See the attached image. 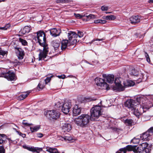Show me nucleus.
Returning a JSON list of instances; mask_svg holds the SVG:
<instances>
[{"label": "nucleus", "mask_w": 153, "mask_h": 153, "mask_svg": "<svg viewBox=\"0 0 153 153\" xmlns=\"http://www.w3.org/2000/svg\"><path fill=\"white\" fill-rule=\"evenodd\" d=\"M45 34L44 31H39L37 32V38L39 45L43 47V50H41L39 54V60H40L46 58L48 51V47L46 44Z\"/></svg>", "instance_id": "1"}, {"label": "nucleus", "mask_w": 153, "mask_h": 153, "mask_svg": "<svg viewBox=\"0 0 153 153\" xmlns=\"http://www.w3.org/2000/svg\"><path fill=\"white\" fill-rule=\"evenodd\" d=\"M144 100L143 98L141 97L137 98V101L130 99L128 100L126 102L125 105L126 107H127L131 111H134V114L138 117L139 116L137 115V112H135L137 111V110L138 109V105H140V102H141V101H142Z\"/></svg>", "instance_id": "2"}, {"label": "nucleus", "mask_w": 153, "mask_h": 153, "mask_svg": "<svg viewBox=\"0 0 153 153\" xmlns=\"http://www.w3.org/2000/svg\"><path fill=\"white\" fill-rule=\"evenodd\" d=\"M91 117L88 114H82L74 120V123L81 127L87 126L89 123Z\"/></svg>", "instance_id": "3"}, {"label": "nucleus", "mask_w": 153, "mask_h": 153, "mask_svg": "<svg viewBox=\"0 0 153 153\" xmlns=\"http://www.w3.org/2000/svg\"><path fill=\"white\" fill-rule=\"evenodd\" d=\"M141 101V102H140V105H138V109L137 110V111L135 112H137V115L139 116L145 111L146 110L149 109L153 106L152 103L150 102L146 103V104H143V101Z\"/></svg>", "instance_id": "4"}, {"label": "nucleus", "mask_w": 153, "mask_h": 153, "mask_svg": "<svg viewBox=\"0 0 153 153\" xmlns=\"http://www.w3.org/2000/svg\"><path fill=\"white\" fill-rule=\"evenodd\" d=\"M101 107L96 105L92 107L91 110V118L95 120L98 118L101 114Z\"/></svg>", "instance_id": "5"}, {"label": "nucleus", "mask_w": 153, "mask_h": 153, "mask_svg": "<svg viewBox=\"0 0 153 153\" xmlns=\"http://www.w3.org/2000/svg\"><path fill=\"white\" fill-rule=\"evenodd\" d=\"M45 115L51 120H56L60 116V113L55 110H47L44 113Z\"/></svg>", "instance_id": "6"}, {"label": "nucleus", "mask_w": 153, "mask_h": 153, "mask_svg": "<svg viewBox=\"0 0 153 153\" xmlns=\"http://www.w3.org/2000/svg\"><path fill=\"white\" fill-rule=\"evenodd\" d=\"M69 43L71 45H74L77 42V39H75L77 37V34L74 32L69 31L68 34Z\"/></svg>", "instance_id": "7"}, {"label": "nucleus", "mask_w": 153, "mask_h": 153, "mask_svg": "<svg viewBox=\"0 0 153 153\" xmlns=\"http://www.w3.org/2000/svg\"><path fill=\"white\" fill-rule=\"evenodd\" d=\"M95 80L97 85L100 86L104 89H109L108 85L105 82L103 79L97 77L95 79Z\"/></svg>", "instance_id": "8"}, {"label": "nucleus", "mask_w": 153, "mask_h": 153, "mask_svg": "<svg viewBox=\"0 0 153 153\" xmlns=\"http://www.w3.org/2000/svg\"><path fill=\"white\" fill-rule=\"evenodd\" d=\"M0 77H4L10 81L13 80L15 78L14 74L11 71H9L7 73H5L0 71Z\"/></svg>", "instance_id": "9"}, {"label": "nucleus", "mask_w": 153, "mask_h": 153, "mask_svg": "<svg viewBox=\"0 0 153 153\" xmlns=\"http://www.w3.org/2000/svg\"><path fill=\"white\" fill-rule=\"evenodd\" d=\"M71 106V103L70 101H65L63 102L61 109L62 111L65 114H68L69 112Z\"/></svg>", "instance_id": "10"}, {"label": "nucleus", "mask_w": 153, "mask_h": 153, "mask_svg": "<svg viewBox=\"0 0 153 153\" xmlns=\"http://www.w3.org/2000/svg\"><path fill=\"white\" fill-rule=\"evenodd\" d=\"M150 133H153V127H151L147 131L142 134L140 135V138L144 140H149L151 136Z\"/></svg>", "instance_id": "11"}, {"label": "nucleus", "mask_w": 153, "mask_h": 153, "mask_svg": "<svg viewBox=\"0 0 153 153\" xmlns=\"http://www.w3.org/2000/svg\"><path fill=\"white\" fill-rule=\"evenodd\" d=\"M123 81V79L121 77H117L115 79L114 82L117 87L118 90L120 91H123L124 90V88L121 84V83Z\"/></svg>", "instance_id": "12"}, {"label": "nucleus", "mask_w": 153, "mask_h": 153, "mask_svg": "<svg viewBox=\"0 0 153 153\" xmlns=\"http://www.w3.org/2000/svg\"><path fill=\"white\" fill-rule=\"evenodd\" d=\"M22 147L24 149H27L29 151H32L33 152H36L37 153H38L42 150V148L34 147L28 146L26 145H23Z\"/></svg>", "instance_id": "13"}, {"label": "nucleus", "mask_w": 153, "mask_h": 153, "mask_svg": "<svg viewBox=\"0 0 153 153\" xmlns=\"http://www.w3.org/2000/svg\"><path fill=\"white\" fill-rule=\"evenodd\" d=\"M135 146H132L131 145H128L126 147L122 148L119 149L120 152L117 151L116 153H121L120 152H123V153H126V151H133L134 152Z\"/></svg>", "instance_id": "14"}, {"label": "nucleus", "mask_w": 153, "mask_h": 153, "mask_svg": "<svg viewBox=\"0 0 153 153\" xmlns=\"http://www.w3.org/2000/svg\"><path fill=\"white\" fill-rule=\"evenodd\" d=\"M81 108L77 105H75L73 108V115L76 116L81 113Z\"/></svg>", "instance_id": "15"}, {"label": "nucleus", "mask_w": 153, "mask_h": 153, "mask_svg": "<svg viewBox=\"0 0 153 153\" xmlns=\"http://www.w3.org/2000/svg\"><path fill=\"white\" fill-rule=\"evenodd\" d=\"M102 76L104 79H106L107 82L109 83H111L114 81V76L113 75H106L105 74H103L102 75Z\"/></svg>", "instance_id": "16"}, {"label": "nucleus", "mask_w": 153, "mask_h": 153, "mask_svg": "<svg viewBox=\"0 0 153 153\" xmlns=\"http://www.w3.org/2000/svg\"><path fill=\"white\" fill-rule=\"evenodd\" d=\"M142 18V17L138 16H133L130 18V20L131 24H135L139 23Z\"/></svg>", "instance_id": "17"}, {"label": "nucleus", "mask_w": 153, "mask_h": 153, "mask_svg": "<svg viewBox=\"0 0 153 153\" xmlns=\"http://www.w3.org/2000/svg\"><path fill=\"white\" fill-rule=\"evenodd\" d=\"M61 32V31L60 29H57L56 28L51 29L50 30L51 34L53 37H56L59 35Z\"/></svg>", "instance_id": "18"}, {"label": "nucleus", "mask_w": 153, "mask_h": 153, "mask_svg": "<svg viewBox=\"0 0 153 153\" xmlns=\"http://www.w3.org/2000/svg\"><path fill=\"white\" fill-rule=\"evenodd\" d=\"M30 28V27L26 26L23 28H22L21 31H20V36L23 35L26 33H28L31 30Z\"/></svg>", "instance_id": "19"}, {"label": "nucleus", "mask_w": 153, "mask_h": 153, "mask_svg": "<svg viewBox=\"0 0 153 153\" xmlns=\"http://www.w3.org/2000/svg\"><path fill=\"white\" fill-rule=\"evenodd\" d=\"M71 129V125L69 123H65L62 127V130L64 132H68Z\"/></svg>", "instance_id": "20"}, {"label": "nucleus", "mask_w": 153, "mask_h": 153, "mask_svg": "<svg viewBox=\"0 0 153 153\" xmlns=\"http://www.w3.org/2000/svg\"><path fill=\"white\" fill-rule=\"evenodd\" d=\"M52 46L54 48L55 51L57 52L59 48H60V44L59 42L56 40H53L51 42Z\"/></svg>", "instance_id": "21"}, {"label": "nucleus", "mask_w": 153, "mask_h": 153, "mask_svg": "<svg viewBox=\"0 0 153 153\" xmlns=\"http://www.w3.org/2000/svg\"><path fill=\"white\" fill-rule=\"evenodd\" d=\"M148 144L147 143H143L140 144L139 146H140V148H141L143 149L145 152L147 153L148 149L147 148V147H148Z\"/></svg>", "instance_id": "22"}, {"label": "nucleus", "mask_w": 153, "mask_h": 153, "mask_svg": "<svg viewBox=\"0 0 153 153\" xmlns=\"http://www.w3.org/2000/svg\"><path fill=\"white\" fill-rule=\"evenodd\" d=\"M134 84V82L131 80H128L126 82H123V86L124 88L129 86H133Z\"/></svg>", "instance_id": "23"}, {"label": "nucleus", "mask_w": 153, "mask_h": 153, "mask_svg": "<svg viewBox=\"0 0 153 153\" xmlns=\"http://www.w3.org/2000/svg\"><path fill=\"white\" fill-rule=\"evenodd\" d=\"M46 151L50 153H59L57 149L54 148H52L49 147H46Z\"/></svg>", "instance_id": "24"}, {"label": "nucleus", "mask_w": 153, "mask_h": 153, "mask_svg": "<svg viewBox=\"0 0 153 153\" xmlns=\"http://www.w3.org/2000/svg\"><path fill=\"white\" fill-rule=\"evenodd\" d=\"M68 41L67 40H64L62 41L61 48L62 50H64L67 48Z\"/></svg>", "instance_id": "25"}, {"label": "nucleus", "mask_w": 153, "mask_h": 153, "mask_svg": "<svg viewBox=\"0 0 153 153\" xmlns=\"http://www.w3.org/2000/svg\"><path fill=\"white\" fill-rule=\"evenodd\" d=\"M30 93V92L29 91L22 93L20 95V100H23Z\"/></svg>", "instance_id": "26"}, {"label": "nucleus", "mask_w": 153, "mask_h": 153, "mask_svg": "<svg viewBox=\"0 0 153 153\" xmlns=\"http://www.w3.org/2000/svg\"><path fill=\"white\" fill-rule=\"evenodd\" d=\"M134 153H141L143 152V153L145 152L141 148H140V146L137 147L136 146H135L134 149Z\"/></svg>", "instance_id": "27"}, {"label": "nucleus", "mask_w": 153, "mask_h": 153, "mask_svg": "<svg viewBox=\"0 0 153 153\" xmlns=\"http://www.w3.org/2000/svg\"><path fill=\"white\" fill-rule=\"evenodd\" d=\"M12 44L14 45L13 47L15 49V51H16V53H17L19 51V48L18 47V44H19L18 41H14L12 42Z\"/></svg>", "instance_id": "28"}, {"label": "nucleus", "mask_w": 153, "mask_h": 153, "mask_svg": "<svg viewBox=\"0 0 153 153\" xmlns=\"http://www.w3.org/2000/svg\"><path fill=\"white\" fill-rule=\"evenodd\" d=\"M72 138L70 135L67 134L63 136V140L66 141L72 142Z\"/></svg>", "instance_id": "29"}, {"label": "nucleus", "mask_w": 153, "mask_h": 153, "mask_svg": "<svg viewBox=\"0 0 153 153\" xmlns=\"http://www.w3.org/2000/svg\"><path fill=\"white\" fill-rule=\"evenodd\" d=\"M30 128L32 132H35L37 131L40 128V126L37 125L33 127H30Z\"/></svg>", "instance_id": "30"}, {"label": "nucleus", "mask_w": 153, "mask_h": 153, "mask_svg": "<svg viewBox=\"0 0 153 153\" xmlns=\"http://www.w3.org/2000/svg\"><path fill=\"white\" fill-rule=\"evenodd\" d=\"M124 123L127 125L131 126L133 123V120L131 119H127L124 120Z\"/></svg>", "instance_id": "31"}, {"label": "nucleus", "mask_w": 153, "mask_h": 153, "mask_svg": "<svg viewBox=\"0 0 153 153\" xmlns=\"http://www.w3.org/2000/svg\"><path fill=\"white\" fill-rule=\"evenodd\" d=\"M116 19V17L113 15H110L106 16L104 18V19L109 20H114Z\"/></svg>", "instance_id": "32"}, {"label": "nucleus", "mask_w": 153, "mask_h": 153, "mask_svg": "<svg viewBox=\"0 0 153 153\" xmlns=\"http://www.w3.org/2000/svg\"><path fill=\"white\" fill-rule=\"evenodd\" d=\"M5 138V135L0 134V144L3 143L4 142Z\"/></svg>", "instance_id": "33"}, {"label": "nucleus", "mask_w": 153, "mask_h": 153, "mask_svg": "<svg viewBox=\"0 0 153 153\" xmlns=\"http://www.w3.org/2000/svg\"><path fill=\"white\" fill-rule=\"evenodd\" d=\"M25 55V53L24 50L20 48V59H22Z\"/></svg>", "instance_id": "34"}, {"label": "nucleus", "mask_w": 153, "mask_h": 153, "mask_svg": "<svg viewBox=\"0 0 153 153\" xmlns=\"http://www.w3.org/2000/svg\"><path fill=\"white\" fill-rule=\"evenodd\" d=\"M20 42H21L22 45L23 46H26L27 45V42L25 39H23L20 38Z\"/></svg>", "instance_id": "35"}, {"label": "nucleus", "mask_w": 153, "mask_h": 153, "mask_svg": "<svg viewBox=\"0 0 153 153\" xmlns=\"http://www.w3.org/2000/svg\"><path fill=\"white\" fill-rule=\"evenodd\" d=\"M106 21L105 20H102V19H98L95 20L94 21V23H101V24H105L106 23Z\"/></svg>", "instance_id": "36"}, {"label": "nucleus", "mask_w": 153, "mask_h": 153, "mask_svg": "<svg viewBox=\"0 0 153 153\" xmlns=\"http://www.w3.org/2000/svg\"><path fill=\"white\" fill-rule=\"evenodd\" d=\"M56 2L57 3H67L69 2V0H56Z\"/></svg>", "instance_id": "37"}, {"label": "nucleus", "mask_w": 153, "mask_h": 153, "mask_svg": "<svg viewBox=\"0 0 153 153\" xmlns=\"http://www.w3.org/2000/svg\"><path fill=\"white\" fill-rule=\"evenodd\" d=\"M7 51H5L2 50L1 49H0V55L1 56H0L1 58H3L5 55H7Z\"/></svg>", "instance_id": "38"}, {"label": "nucleus", "mask_w": 153, "mask_h": 153, "mask_svg": "<svg viewBox=\"0 0 153 153\" xmlns=\"http://www.w3.org/2000/svg\"><path fill=\"white\" fill-rule=\"evenodd\" d=\"M140 141V139L138 138L134 137L131 141V143L134 144H138Z\"/></svg>", "instance_id": "39"}, {"label": "nucleus", "mask_w": 153, "mask_h": 153, "mask_svg": "<svg viewBox=\"0 0 153 153\" xmlns=\"http://www.w3.org/2000/svg\"><path fill=\"white\" fill-rule=\"evenodd\" d=\"M42 81H41L37 86V88L39 90V89H42L44 87L45 85L44 84H42Z\"/></svg>", "instance_id": "40"}, {"label": "nucleus", "mask_w": 153, "mask_h": 153, "mask_svg": "<svg viewBox=\"0 0 153 153\" xmlns=\"http://www.w3.org/2000/svg\"><path fill=\"white\" fill-rule=\"evenodd\" d=\"M52 77H53V76L52 75H51L50 77H47L44 80H43V82L44 83V82H45V84H47L50 81L51 78Z\"/></svg>", "instance_id": "41"}, {"label": "nucleus", "mask_w": 153, "mask_h": 153, "mask_svg": "<svg viewBox=\"0 0 153 153\" xmlns=\"http://www.w3.org/2000/svg\"><path fill=\"white\" fill-rule=\"evenodd\" d=\"M63 102H61L59 101L55 104V106L57 108H62V107Z\"/></svg>", "instance_id": "42"}, {"label": "nucleus", "mask_w": 153, "mask_h": 153, "mask_svg": "<svg viewBox=\"0 0 153 153\" xmlns=\"http://www.w3.org/2000/svg\"><path fill=\"white\" fill-rule=\"evenodd\" d=\"M131 74V75L136 76L138 74V72L135 69H132Z\"/></svg>", "instance_id": "43"}, {"label": "nucleus", "mask_w": 153, "mask_h": 153, "mask_svg": "<svg viewBox=\"0 0 153 153\" xmlns=\"http://www.w3.org/2000/svg\"><path fill=\"white\" fill-rule=\"evenodd\" d=\"M86 17L88 19H94L96 18V16L95 15L92 14H90L88 16H86Z\"/></svg>", "instance_id": "44"}, {"label": "nucleus", "mask_w": 153, "mask_h": 153, "mask_svg": "<svg viewBox=\"0 0 153 153\" xmlns=\"http://www.w3.org/2000/svg\"><path fill=\"white\" fill-rule=\"evenodd\" d=\"M10 26V24H8L4 27H0V29H2L3 30H6L7 28H9Z\"/></svg>", "instance_id": "45"}, {"label": "nucleus", "mask_w": 153, "mask_h": 153, "mask_svg": "<svg viewBox=\"0 0 153 153\" xmlns=\"http://www.w3.org/2000/svg\"><path fill=\"white\" fill-rule=\"evenodd\" d=\"M22 124L23 126H30V125H32V124H29L27 123L25 120H23L22 122Z\"/></svg>", "instance_id": "46"}, {"label": "nucleus", "mask_w": 153, "mask_h": 153, "mask_svg": "<svg viewBox=\"0 0 153 153\" xmlns=\"http://www.w3.org/2000/svg\"><path fill=\"white\" fill-rule=\"evenodd\" d=\"M5 150L2 146H0V153H5Z\"/></svg>", "instance_id": "47"}, {"label": "nucleus", "mask_w": 153, "mask_h": 153, "mask_svg": "<svg viewBox=\"0 0 153 153\" xmlns=\"http://www.w3.org/2000/svg\"><path fill=\"white\" fill-rule=\"evenodd\" d=\"M74 14L75 16V17L78 18H82L83 17L85 16L84 15V16H83L82 15H81L79 14H76L75 13Z\"/></svg>", "instance_id": "48"}, {"label": "nucleus", "mask_w": 153, "mask_h": 153, "mask_svg": "<svg viewBox=\"0 0 153 153\" xmlns=\"http://www.w3.org/2000/svg\"><path fill=\"white\" fill-rule=\"evenodd\" d=\"M83 35L84 34L83 33L80 31L78 32L77 34V36H78L79 37V38H81L83 37Z\"/></svg>", "instance_id": "49"}, {"label": "nucleus", "mask_w": 153, "mask_h": 153, "mask_svg": "<svg viewBox=\"0 0 153 153\" xmlns=\"http://www.w3.org/2000/svg\"><path fill=\"white\" fill-rule=\"evenodd\" d=\"M145 57L146 58V60L147 62H149L150 61V58H149V56L148 54L146 53L145 52Z\"/></svg>", "instance_id": "50"}, {"label": "nucleus", "mask_w": 153, "mask_h": 153, "mask_svg": "<svg viewBox=\"0 0 153 153\" xmlns=\"http://www.w3.org/2000/svg\"><path fill=\"white\" fill-rule=\"evenodd\" d=\"M108 9V7L104 6H102L101 7V9L102 11L107 10Z\"/></svg>", "instance_id": "51"}, {"label": "nucleus", "mask_w": 153, "mask_h": 153, "mask_svg": "<svg viewBox=\"0 0 153 153\" xmlns=\"http://www.w3.org/2000/svg\"><path fill=\"white\" fill-rule=\"evenodd\" d=\"M57 140H63V137H62L60 135H57L56 138Z\"/></svg>", "instance_id": "52"}, {"label": "nucleus", "mask_w": 153, "mask_h": 153, "mask_svg": "<svg viewBox=\"0 0 153 153\" xmlns=\"http://www.w3.org/2000/svg\"><path fill=\"white\" fill-rule=\"evenodd\" d=\"M105 40V39H104V38H102V39H94L91 42V43L95 42V41H102V40Z\"/></svg>", "instance_id": "53"}, {"label": "nucleus", "mask_w": 153, "mask_h": 153, "mask_svg": "<svg viewBox=\"0 0 153 153\" xmlns=\"http://www.w3.org/2000/svg\"><path fill=\"white\" fill-rule=\"evenodd\" d=\"M65 75L58 76V77L60 79H64L65 78Z\"/></svg>", "instance_id": "54"}, {"label": "nucleus", "mask_w": 153, "mask_h": 153, "mask_svg": "<svg viewBox=\"0 0 153 153\" xmlns=\"http://www.w3.org/2000/svg\"><path fill=\"white\" fill-rule=\"evenodd\" d=\"M37 136L39 138H41L42 137L43 134L42 133H37L36 134Z\"/></svg>", "instance_id": "55"}, {"label": "nucleus", "mask_w": 153, "mask_h": 153, "mask_svg": "<svg viewBox=\"0 0 153 153\" xmlns=\"http://www.w3.org/2000/svg\"><path fill=\"white\" fill-rule=\"evenodd\" d=\"M26 134H22L20 132V136H21L23 138H24L26 137Z\"/></svg>", "instance_id": "56"}, {"label": "nucleus", "mask_w": 153, "mask_h": 153, "mask_svg": "<svg viewBox=\"0 0 153 153\" xmlns=\"http://www.w3.org/2000/svg\"><path fill=\"white\" fill-rule=\"evenodd\" d=\"M12 142L14 144H16L17 143V141L16 140L12 141L11 140Z\"/></svg>", "instance_id": "57"}, {"label": "nucleus", "mask_w": 153, "mask_h": 153, "mask_svg": "<svg viewBox=\"0 0 153 153\" xmlns=\"http://www.w3.org/2000/svg\"><path fill=\"white\" fill-rule=\"evenodd\" d=\"M149 2L150 3H153V0H150Z\"/></svg>", "instance_id": "58"}, {"label": "nucleus", "mask_w": 153, "mask_h": 153, "mask_svg": "<svg viewBox=\"0 0 153 153\" xmlns=\"http://www.w3.org/2000/svg\"><path fill=\"white\" fill-rule=\"evenodd\" d=\"M96 100V99H91V100H88H88H87V101H90L91 100H92V101H94V100Z\"/></svg>", "instance_id": "59"}, {"label": "nucleus", "mask_w": 153, "mask_h": 153, "mask_svg": "<svg viewBox=\"0 0 153 153\" xmlns=\"http://www.w3.org/2000/svg\"><path fill=\"white\" fill-rule=\"evenodd\" d=\"M13 129H15V130L17 132H18V134L19 133L18 131H17L16 130V129H15V128H13Z\"/></svg>", "instance_id": "60"}, {"label": "nucleus", "mask_w": 153, "mask_h": 153, "mask_svg": "<svg viewBox=\"0 0 153 153\" xmlns=\"http://www.w3.org/2000/svg\"><path fill=\"white\" fill-rule=\"evenodd\" d=\"M4 1V0H0V2H1V1Z\"/></svg>", "instance_id": "61"}, {"label": "nucleus", "mask_w": 153, "mask_h": 153, "mask_svg": "<svg viewBox=\"0 0 153 153\" xmlns=\"http://www.w3.org/2000/svg\"><path fill=\"white\" fill-rule=\"evenodd\" d=\"M17 55L18 58H19V55H18H18Z\"/></svg>", "instance_id": "62"}, {"label": "nucleus", "mask_w": 153, "mask_h": 153, "mask_svg": "<svg viewBox=\"0 0 153 153\" xmlns=\"http://www.w3.org/2000/svg\"><path fill=\"white\" fill-rule=\"evenodd\" d=\"M19 64H20H20H21V63H20V62Z\"/></svg>", "instance_id": "63"}, {"label": "nucleus", "mask_w": 153, "mask_h": 153, "mask_svg": "<svg viewBox=\"0 0 153 153\" xmlns=\"http://www.w3.org/2000/svg\"><path fill=\"white\" fill-rule=\"evenodd\" d=\"M87 62L88 63H88V62Z\"/></svg>", "instance_id": "64"}]
</instances>
